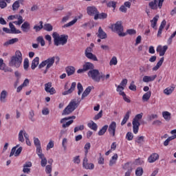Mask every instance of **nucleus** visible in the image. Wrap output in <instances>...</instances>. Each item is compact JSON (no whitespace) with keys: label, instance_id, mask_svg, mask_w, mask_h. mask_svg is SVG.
Listing matches in <instances>:
<instances>
[{"label":"nucleus","instance_id":"0eeeda50","mask_svg":"<svg viewBox=\"0 0 176 176\" xmlns=\"http://www.w3.org/2000/svg\"><path fill=\"white\" fill-rule=\"evenodd\" d=\"M24 137L26 141L27 145L28 146H31V142L30 141V135H28V133L25 132V130H21L19 133L18 140L19 142H24Z\"/></svg>","mask_w":176,"mask_h":176},{"label":"nucleus","instance_id":"9b49d317","mask_svg":"<svg viewBox=\"0 0 176 176\" xmlns=\"http://www.w3.org/2000/svg\"><path fill=\"white\" fill-rule=\"evenodd\" d=\"M92 51H93V49L91 47H87L85 50V57L87 58H89V60H93V61H98L97 56H96V55L91 53Z\"/></svg>","mask_w":176,"mask_h":176},{"label":"nucleus","instance_id":"e2e57ef3","mask_svg":"<svg viewBox=\"0 0 176 176\" xmlns=\"http://www.w3.org/2000/svg\"><path fill=\"white\" fill-rule=\"evenodd\" d=\"M52 148H54V142L50 140L47 145V151H49V149H52Z\"/></svg>","mask_w":176,"mask_h":176},{"label":"nucleus","instance_id":"3c124183","mask_svg":"<svg viewBox=\"0 0 176 176\" xmlns=\"http://www.w3.org/2000/svg\"><path fill=\"white\" fill-rule=\"evenodd\" d=\"M77 89H78V95L80 96V94L83 93V86H82V84L80 82H78L77 84Z\"/></svg>","mask_w":176,"mask_h":176},{"label":"nucleus","instance_id":"4c0bfd02","mask_svg":"<svg viewBox=\"0 0 176 176\" xmlns=\"http://www.w3.org/2000/svg\"><path fill=\"white\" fill-rule=\"evenodd\" d=\"M88 127H89V129H91V130H94V131H97V124H96V122L93 121H91V122L88 123Z\"/></svg>","mask_w":176,"mask_h":176},{"label":"nucleus","instance_id":"4be33fe9","mask_svg":"<svg viewBox=\"0 0 176 176\" xmlns=\"http://www.w3.org/2000/svg\"><path fill=\"white\" fill-rule=\"evenodd\" d=\"M108 17V14L105 12H102L100 14V12H98V14H96V16H94V20H98V19H100V20H104L105 19H107Z\"/></svg>","mask_w":176,"mask_h":176},{"label":"nucleus","instance_id":"bb28decb","mask_svg":"<svg viewBox=\"0 0 176 176\" xmlns=\"http://www.w3.org/2000/svg\"><path fill=\"white\" fill-rule=\"evenodd\" d=\"M155 78H157V75H154L152 76H144L143 77V82H144L145 83H148V82H153Z\"/></svg>","mask_w":176,"mask_h":176},{"label":"nucleus","instance_id":"6ab92c4d","mask_svg":"<svg viewBox=\"0 0 176 176\" xmlns=\"http://www.w3.org/2000/svg\"><path fill=\"white\" fill-rule=\"evenodd\" d=\"M156 160H159V154L156 153H152L148 158V163H155Z\"/></svg>","mask_w":176,"mask_h":176},{"label":"nucleus","instance_id":"5fc2aeb1","mask_svg":"<svg viewBox=\"0 0 176 176\" xmlns=\"http://www.w3.org/2000/svg\"><path fill=\"white\" fill-rule=\"evenodd\" d=\"M36 41L38 43H41V46H45V39H43V36H38L36 38Z\"/></svg>","mask_w":176,"mask_h":176},{"label":"nucleus","instance_id":"6e6d98bb","mask_svg":"<svg viewBox=\"0 0 176 176\" xmlns=\"http://www.w3.org/2000/svg\"><path fill=\"white\" fill-rule=\"evenodd\" d=\"M34 116H35V113L34 112V110H31L29 112V119L31 120V122H35V118H34Z\"/></svg>","mask_w":176,"mask_h":176},{"label":"nucleus","instance_id":"2f4dec72","mask_svg":"<svg viewBox=\"0 0 176 176\" xmlns=\"http://www.w3.org/2000/svg\"><path fill=\"white\" fill-rule=\"evenodd\" d=\"M130 113H131V111H129L126 113L125 116H124V118L121 122V126H124L126 123H127V120L130 119Z\"/></svg>","mask_w":176,"mask_h":176},{"label":"nucleus","instance_id":"b1692460","mask_svg":"<svg viewBox=\"0 0 176 176\" xmlns=\"http://www.w3.org/2000/svg\"><path fill=\"white\" fill-rule=\"evenodd\" d=\"M133 124V130L134 134L138 133V130H140V126H141V124L140 122H135V121H132Z\"/></svg>","mask_w":176,"mask_h":176},{"label":"nucleus","instance_id":"9d476101","mask_svg":"<svg viewBox=\"0 0 176 176\" xmlns=\"http://www.w3.org/2000/svg\"><path fill=\"white\" fill-rule=\"evenodd\" d=\"M19 146H20V144H16L15 146H14L11 149V152L10 153V157H12V156H13L14 155L15 157H17V156H20V154L23 151V147L20 146L19 148ZM17 148H19L17 149Z\"/></svg>","mask_w":176,"mask_h":176},{"label":"nucleus","instance_id":"79ce46f5","mask_svg":"<svg viewBox=\"0 0 176 176\" xmlns=\"http://www.w3.org/2000/svg\"><path fill=\"white\" fill-rule=\"evenodd\" d=\"M124 170H127V171H133V166L131 163L127 162L123 166Z\"/></svg>","mask_w":176,"mask_h":176},{"label":"nucleus","instance_id":"c85d7f7f","mask_svg":"<svg viewBox=\"0 0 176 176\" xmlns=\"http://www.w3.org/2000/svg\"><path fill=\"white\" fill-rule=\"evenodd\" d=\"M34 144L36 148V152L42 151V147L41 146V141L38 138H34Z\"/></svg>","mask_w":176,"mask_h":176},{"label":"nucleus","instance_id":"2eb2a0df","mask_svg":"<svg viewBox=\"0 0 176 176\" xmlns=\"http://www.w3.org/2000/svg\"><path fill=\"white\" fill-rule=\"evenodd\" d=\"M109 134L115 137V133L116 132V122H112L110 125L109 126L108 129Z\"/></svg>","mask_w":176,"mask_h":176},{"label":"nucleus","instance_id":"72a5a7b5","mask_svg":"<svg viewBox=\"0 0 176 176\" xmlns=\"http://www.w3.org/2000/svg\"><path fill=\"white\" fill-rule=\"evenodd\" d=\"M162 116L166 122H170V120H171V113L168 111H163Z\"/></svg>","mask_w":176,"mask_h":176},{"label":"nucleus","instance_id":"09e8293b","mask_svg":"<svg viewBox=\"0 0 176 176\" xmlns=\"http://www.w3.org/2000/svg\"><path fill=\"white\" fill-rule=\"evenodd\" d=\"M91 147V144H90L89 142L86 143L85 145L84 149H85V157H87V153H89V149Z\"/></svg>","mask_w":176,"mask_h":176},{"label":"nucleus","instance_id":"4468645a","mask_svg":"<svg viewBox=\"0 0 176 176\" xmlns=\"http://www.w3.org/2000/svg\"><path fill=\"white\" fill-rule=\"evenodd\" d=\"M87 162L89 160H87V157H85L83 159L82 166L86 168L87 170H93L94 168V164L90 163L89 164Z\"/></svg>","mask_w":176,"mask_h":176},{"label":"nucleus","instance_id":"7c9ffc66","mask_svg":"<svg viewBox=\"0 0 176 176\" xmlns=\"http://www.w3.org/2000/svg\"><path fill=\"white\" fill-rule=\"evenodd\" d=\"M91 87H88L86 88V89L84 91V92L82 94L81 100H85L86 97L88 96L89 94H90V91H91Z\"/></svg>","mask_w":176,"mask_h":176},{"label":"nucleus","instance_id":"20e7f679","mask_svg":"<svg viewBox=\"0 0 176 176\" xmlns=\"http://www.w3.org/2000/svg\"><path fill=\"white\" fill-rule=\"evenodd\" d=\"M79 104H80V100H79L78 99L72 100L69 104L67 106V107H65V109L63 111V116L70 115V113H72L74 110L76 109Z\"/></svg>","mask_w":176,"mask_h":176},{"label":"nucleus","instance_id":"603ef678","mask_svg":"<svg viewBox=\"0 0 176 176\" xmlns=\"http://www.w3.org/2000/svg\"><path fill=\"white\" fill-rule=\"evenodd\" d=\"M142 174H144V169H142V168H141V167L137 168V169L135 170V175L142 176Z\"/></svg>","mask_w":176,"mask_h":176},{"label":"nucleus","instance_id":"0e129e2a","mask_svg":"<svg viewBox=\"0 0 176 176\" xmlns=\"http://www.w3.org/2000/svg\"><path fill=\"white\" fill-rule=\"evenodd\" d=\"M52 165H47L45 166V173L46 174H52Z\"/></svg>","mask_w":176,"mask_h":176},{"label":"nucleus","instance_id":"f257e3e1","mask_svg":"<svg viewBox=\"0 0 176 176\" xmlns=\"http://www.w3.org/2000/svg\"><path fill=\"white\" fill-rule=\"evenodd\" d=\"M87 75L90 79H92V80H94V82H96V83H100V82H101V79L102 80H107V79H109L110 77L109 74H107L105 76L102 73H100V71L97 69L89 70Z\"/></svg>","mask_w":176,"mask_h":176},{"label":"nucleus","instance_id":"dca6fc26","mask_svg":"<svg viewBox=\"0 0 176 176\" xmlns=\"http://www.w3.org/2000/svg\"><path fill=\"white\" fill-rule=\"evenodd\" d=\"M167 49H168V47L167 45H164V47H162V45H159L157 47V52L160 53V56L162 57L166 54V52H167Z\"/></svg>","mask_w":176,"mask_h":176},{"label":"nucleus","instance_id":"e433bc0d","mask_svg":"<svg viewBox=\"0 0 176 176\" xmlns=\"http://www.w3.org/2000/svg\"><path fill=\"white\" fill-rule=\"evenodd\" d=\"M43 28L45 31H47L50 32V31H53V26L50 23H45L43 25Z\"/></svg>","mask_w":176,"mask_h":176},{"label":"nucleus","instance_id":"aec40b11","mask_svg":"<svg viewBox=\"0 0 176 176\" xmlns=\"http://www.w3.org/2000/svg\"><path fill=\"white\" fill-rule=\"evenodd\" d=\"M23 32H28L31 29V25L30 23L25 21L21 26Z\"/></svg>","mask_w":176,"mask_h":176},{"label":"nucleus","instance_id":"37998d69","mask_svg":"<svg viewBox=\"0 0 176 176\" xmlns=\"http://www.w3.org/2000/svg\"><path fill=\"white\" fill-rule=\"evenodd\" d=\"M123 90H124V87H122L121 85H118L117 87V91H118L120 96H122V97L124 96H126V94H124V91H123Z\"/></svg>","mask_w":176,"mask_h":176},{"label":"nucleus","instance_id":"ea45409f","mask_svg":"<svg viewBox=\"0 0 176 176\" xmlns=\"http://www.w3.org/2000/svg\"><path fill=\"white\" fill-rule=\"evenodd\" d=\"M40 25H34L33 29L35 30L36 32H39L41 30L43 29V21H41L39 22Z\"/></svg>","mask_w":176,"mask_h":176},{"label":"nucleus","instance_id":"c756f323","mask_svg":"<svg viewBox=\"0 0 176 176\" xmlns=\"http://www.w3.org/2000/svg\"><path fill=\"white\" fill-rule=\"evenodd\" d=\"M38 65H39V57L37 56L32 61L31 69L34 70Z\"/></svg>","mask_w":176,"mask_h":176},{"label":"nucleus","instance_id":"bf43d9fd","mask_svg":"<svg viewBox=\"0 0 176 176\" xmlns=\"http://www.w3.org/2000/svg\"><path fill=\"white\" fill-rule=\"evenodd\" d=\"M36 153L41 160H45V159H46V157H45V154L42 153V150L36 151Z\"/></svg>","mask_w":176,"mask_h":176},{"label":"nucleus","instance_id":"a19ab883","mask_svg":"<svg viewBox=\"0 0 176 176\" xmlns=\"http://www.w3.org/2000/svg\"><path fill=\"white\" fill-rule=\"evenodd\" d=\"M78 21V19L75 18L73 21L69 22L68 23H66L63 25V28H67L68 27H72L74 24H75Z\"/></svg>","mask_w":176,"mask_h":176},{"label":"nucleus","instance_id":"cd10ccee","mask_svg":"<svg viewBox=\"0 0 176 176\" xmlns=\"http://www.w3.org/2000/svg\"><path fill=\"white\" fill-rule=\"evenodd\" d=\"M65 71L67 74V76H71L75 74V67L73 66L67 67Z\"/></svg>","mask_w":176,"mask_h":176},{"label":"nucleus","instance_id":"f8f14e48","mask_svg":"<svg viewBox=\"0 0 176 176\" xmlns=\"http://www.w3.org/2000/svg\"><path fill=\"white\" fill-rule=\"evenodd\" d=\"M87 12L89 16H94V17H96V16H97V14H98V10L97 9V8H96V6L87 7Z\"/></svg>","mask_w":176,"mask_h":176},{"label":"nucleus","instance_id":"393cba45","mask_svg":"<svg viewBox=\"0 0 176 176\" xmlns=\"http://www.w3.org/2000/svg\"><path fill=\"white\" fill-rule=\"evenodd\" d=\"M9 27L10 28L11 34H21V31L20 30L16 29V27H14V25L12 22L9 23Z\"/></svg>","mask_w":176,"mask_h":176},{"label":"nucleus","instance_id":"864d4df0","mask_svg":"<svg viewBox=\"0 0 176 176\" xmlns=\"http://www.w3.org/2000/svg\"><path fill=\"white\" fill-rule=\"evenodd\" d=\"M19 8H20V3H19V1H15L13 4H12V10L14 12H16V10H19Z\"/></svg>","mask_w":176,"mask_h":176},{"label":"nucleus","instance_id":"680f3d73","mask_svg":"<svg viewBox=\"0 0 176 176\" xmlns=\"http://www.w3.org/2000/svg\"><path fill=\"white\" fill-rule=\"evenodd\" d=\"M118 64V58H116V56H113L111 60H110V65H116Z\"/></svg>","mask_w":176,"mask_h":176},{"label":"nucleus","instance_id":"f3484780","mask_svg":"<svg viewBox=\"0 0 176 176\" xmlns=\"http://www.w3.org/2000/svg\"><path fill=\"white\" fill-rule=\"evenodd\" d=\"M76 87V82H73L72 83V85L70 87V89H69L67 91H65L62 93L63 96H68V94H71L72 93L74 92V91L75 90Z\"/></svg>","mask_w":176,"mask_h":176},{"label":"nucleus","instance_id":"052dcab7","mask_svg":"<svg viewBox=\"0 0 176 176\" xmlns=\"http://www.w3.org/2000/svg\"><path fill=\"white\" fill-rule=\"evenodd\" d=\"M126 138L128 141H133V138H134V135H133V133L128 132L126 135Z\"/></svg>","mask_w":176,"mask_h":176},{"label":"nucleus","instance_id":"13d9d810","mask_svg":"<svg viewBox=\"0 0 176 176\" xmlns=\"http://www.w3.org/2000/svg\"><path fill=\"white\" fill-rule=\"evenodd\" d=\"M72 15V14L71 12H69L67 16L63 17L61 23H67V21L69 20V17H71Z\"/></svg>","mask_w":176,"mask_h":176},{"label":"nucleus","instance_id":"58836bf2","mask_svg":"<svg viewBox=\"0 0 176 176\" xmlns=\"http://www.w3.org/2000/svg\"><path fill=\"white\" fill-rule=\"evenodd\" d=\"M144 116L143 113H140L135 116V118L133 120V122H135L137 123H140V120L142 119V116Z\"/></svg>","mask_w":176,"mask_h":176},{"label":"nucleus","instance_id":"f03ea898","mask_svg":"<svg viewBox=\"0 0 176 176\" xmlns=\"http://www.w3.org/2000/svg\"><path fill=\"white\" fill-rule=\"evenodd\" d=\"M23 63V54L19 50L15 52L14 55L11 56L9 61V67L14 68H20L21 67V63Z\"/></svg>","mask_w":176,"mask_h":176},{"label":"nucleus","instance_id":"69168bd1","mask_svg":"<svg viewBox=\"0 0 176 176\" xmlns=\"http://www.w3.org/2000/svg\"><path fill=\"white\" fill-rule=\"evenodd\" d=\"M144 136H138L135 140V142H137L138 144H142V142H144Z\"/></svg>","mask_w":176,"mask_h":176},{"label":"nucleus","instance_id":"a211bd4d","mask_svg":"<svg viewBox=\"0 0 176 176\" xmlns=\"http://www.w3.org/2000/svg\"><path fill=\"white\" fill-rule=\"evenodd\" d=\"M6 98H8V91L3 90L0 94V102L2 104H5L6 102Z\"/></svg>","mask_w":176,"mask_h":176},{"label":"nucleus","instance_id":"7ed1b4c3","mask_svg":"<svg viewBox=\"0 0 176 176\" xmlns=\"http://www.w3.org/2000/svg\"><path fill=\"white\" fill-rule=\"evenodd\" d=\"M52 37L54 38V45H55V46H60V45L64 46V45H66L67 42H68V36L65 34L60 36L58 33L55 32L52 34Z\"/></svg>","mask_w":176,"mask_h":176},{"label":"nucleus","instance_id":"f704fd0d","mask_svg":"<svg viewBox=\"0 0 176 176\" xmlns=\"http://www.w3.org/2000/svg\"><path fill=\"white\" fill-rule=\"evenodd\" d=\"M164 61V57L161 58L160 61L157 62V65L153 68V71H157L162 67L163 65V63Z\"/></svg>","mask_w":176,"mask_h":176},{"label":"nucleus","instance_id":"c9c22d12","mask_svg":"<svg viewBox=\"0 0 176 176\" xmlns=\"http://www.w3.org/2000/svg\"><path fill=\"white\" fill-rule=\"evenodd\" d=\"M16 19L18 21H14V23L16 24V25H21L24 23V19H23V16L19 14H16Z\"/></svg>","mask_w":176,"mask_h":176},{"label":"nucleus","instance_id":"5701e85b","mask_svg":"<svg viewBox=\"0 0 176 176\" xmlns=\"http://www.w3.org/2000/svg\"><path fill=\"white\" fill-rule=\"evenodd\" d=\"M151 96H152V91H148L146 93H145L142 98L143 102H148Z\"/></svg>","mask_w":176,"mask_h":176},{"label":"nucleus","instance_id":"de8ad7c7","mask_svg":"<svg viewBox=\"0 0 176 176\" xmlns=\"http://www.w3.org/2000/svg\"><path fill=\"white\" fill-rule=\"evenodd\" d=\"M30 67V60L28 58H25L23 61V68L25 71H28V68Z\"/></svg>","mask_w":176,"mask_h":176},{"label":"nucleus","instance_id":"ddd939ff","mask_svg":"<svg viewBox=\"0 0 176 176\" xmlns=\"http://www.w3.org/2000/svg\"><path fill=\"white\" fill-rule=\"evenodd\" d=\"M45 90L46 93H50L52 95L56 94V89L52 87V82L45 84Z\"/></svg>","mask_w":176,"mask_h":176},{"label":"nucleus","instance_id":"39448f33","mask_svg":"<svg viewBox=\"0 0 176 176\" xmlns=\"http://www.w3.org/2000/svg\"><path fill=\"white\" fill-rule=\"evenodd\" d=\"M55 60L56 58L54 56L48 58L45 60L42 61L38 65V69H42V68H44V67H46L47 69H50V68H52V66L54 65Z\"/></svg>","mask_w":176,"mask_h":176},{"label":"nucleus","instance_id":"338daca9","mask_svg":"<svg viewBox=\"0 0 176 176\" xmlns=\"http://www.w3.org/2000/svg\"><path fill=\"white\" fill-rule=\"evenodd\" d=\"M107 7L108 8H113V9H115L116 8V2H115V1H109L107 3Z\"/></svg>","mask_w":176,"mask_h":176},{"label":"nucleus","instance_id":"c03bdc74","mask_svg":"<svg viewBox=\"0 0 176 176\" xmlns=\"http://www.w3.org/2000/svg\"><path fill=\"white\" fill-rule=\"evenodd\" d=\"M107 130H108V125H104L99 131L98 135H104L105 133H107Z\"/></svg>","mask_w":176,"mask_h":176},{"label":"nucleus","instance_id":"4d7b16f0","mask_svg":"<svg viewBox=\"0 0 176 176\" xmlns=\"http://www.w3.org/2000/svg\"><path fill=\"white\" fill-rule=\"evenodd\" d=\"M129 90L137 91V86L134 85V81H132L129 87Z\"/></svg>","mask_w":176,"mask_h":176},{"label":"nucleus","instance_id":"473e14b6","mask_svg":"<svg viewBox=\"0 0 176 176\" xmlns=\"http://www.w3.org/2000/svg\"><path fill=\"white\" fill-rule=\"evenodd\" d=\"M159 20V15H156L153 20L151 21V27L154 30H157V28L156 27V25L157 24V21Z\"/></svg>","mask_w":176,"mask_h":176},{"label":"nucleus","instance_id":"1a4fd4ad","mask_svg":"<svg viewBox=\"0 0 176 176\" xmlns=\"http://www.w3.org/2000/svg\"><path fill=\"white\" fill-rule=\"evenodd\" d=\"M71 119H76V117L73 116L70 117H66L60 120V123L62 124L63 129H67V127H69V126L74 123L73 120ZM67 120L69 121L67 122Z\"/></svg>","mask_w":176,"mask_h":176},{"label":"nucleus","instance_id":"8fccbe9b","mask_svg":"<svg viewBox=\"0 0 176 176\" xmlns=\"http://www.w3.org/2000/svg\"><path fill=\"white\" fill-rule=\"evenodd\" d=\"M173 91H174L173 87H168L164 90V93L166 96H170V94H171V93H173Z\"/></svg>","mask_w":176,"mask_h":176},{"label":"nucleus","instance_id":"6e6552de","mask_svg":"<svg viewBox=\"0 0 176 176\" xmlns=\"http://www.w3.org/2000/svg\"><path fill=\"white\" fill-rule=\"evenodd\" d=\"M164 0H153L148 3V6L152 10H157V9H162Z\"/></svg>","mask_w":176,"mask_h":176},{"label":"nucleus","instance_id":"a878e982","mask_svg":"<svg viewBox=\"0 0 176 176\" xmlns=\"http://www.w3.org/2000/svg\"><path fill=\"white\" fill-rule=\"evenodd\" d=\"M98 37L100 38V39L107 38V33H105V32H104V30H102V28L101 27H100L98 29Z\"/></svg>","mask_w":176,"mask_h":176},{"label":"nucleus","instance_id":"774afa93","mask_svg":"<svg viewBox=\"0 0 176 176\" xmlns=\"http://www.w3.org/2000/svg\"><path fill=\"white\" fill-rule=\"evenodd\" d=\"M8 6V3H6L3 0H0V8L1 9H5Z\"/></svg>","mask_w":176,"mask_h":176},{"label":"nucleus","instance_id":"423d86ee","mask_svg":"<svg viewBox=\"0 0 176 176\" xmlns=\"http://www.w3.org/2000/svg\"><path fill=\"white\" fill-rule=\"evenodd\" d=\"M111 30L114 32H116L119 36H126V35H127L126 33L123 32V26L120 21H118L116 24L112 25Z\"/></svg>","mask_w":176,"mask_h":176},{"label":"nucleus","instance_id":"412c9836","mask_svg":"<svg viewBox=\"0 0 176 176\" xmlns=\"http://www.w3.org/2000/svg\"><path fill=\"white\" fill-rule=\"evenodd\" d=\"M83 69L85 70V72L89 70L91 71L94 69V65L90 62H87L83 65Z\"/></svg>","mask_w":176,"mask_h":176},{"label":"nucleus","instance_id":"a18cd8bd","mask_svg":"<svg viewBox=\"0 0 176 176\" xmlns=\"http://www.w3.org/2000/svg\"><path fill=\"white\" fill-rule=\"evenodd\" d=\"M17 42H19V38H14L10 39L8 41L4 43V46H6V45H13Z\"/></svg>","mask_w":176,"mask_h":176},{"label":"nucleus","instance_id":"49530a36","mask_svg":"<svg viewBox=\"0 0 176 176\" xmlns=\"http://www.w3.org/2000/svg\"><path fill=\"white\" fill-rule=\"evenodd\" d=\"M116 160H118V154H114L112 159L109 162V166H112L113 164H116Z\"/></svg>","mask_w":176,"mask_h":176}]
</instances>
